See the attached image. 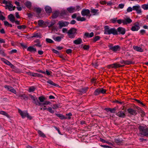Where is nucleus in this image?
<instances>
[{"mask_svg": "<svg viewBox=\"0 0 148 148\" xmlns=\"http://www.w3.org/2000/svg\"><path fill=\"white\" fill-rule=\"evenodd\" d=\"M132 10H133V6L132 7V8L130 7H128L127 10V12H131Z\"/></svg>", "mask_w": 148, "mask_h": 148, "instance_id": "50", "label": "nucleus"}, {"mask_svg": "<svg viewBox=\"0 0 148 148\" xmlns=\"http://www.w3.org/2000/svg\"><path fill=\"white\" fill-rule=\"evenodd\" d=\"M53 39L56 41L60 42L61 40V38L60 36H57L53 37Z\"/></svg>", "mask_w": 148, "mask_h": 148, "instance_id": "35", "label": "nucleus"}, {"mask_svg": "<svg viewBox=\"0 0 148 148\" xmlns=\"http://www.w3.org/2000/svg\"><path fill=\"white\" fill-rule=\"evenodd\" d=\"M2 60L5 63L8 65L10 66H12L13 65V64H11L10 62L4 58H2Z\"/></svg>", "mask_w": 148, "mask_h": 148, "instance_id": "26", "label": "nucleus"}, {"mask_svg": "<svg viewBox=\"0 0 148 148\" xmlns=\"http://www.w3.org/2000/svg\"><path fill=\"white\" fill-rule=\"evenodd\" d=\"M117 23L119 24H121V23H123L124 25V21H123V19H119L117 21Z\"/></svg>", "mask_w": 148, "mask_h": 148, "instance_id": "52", "label": "nucleus"}, {"mask_svg": "<svg viewBox=\"0 0 148 148\" xmlns=\"http://www.w3.org/2000/svg\"><path fill=\"white\" fill-rule=\"evenodd\" d=\"M25 4L26 7L27 8H30L31 7L32 4L29 1H27L25 3Z\"/></svg>", "mask_w": 148, "mask_h": 148, "instance_id": "36", "label": "nucleus"}, {"mask_svg": "<svg viewBox=\"0 0 148 148\" xmlns=\"http://www.w3.org/2000/svg\"><path fill=\"white\" fill-rule=\"evenodd\" d=\"M77 20L78 21H83L86 20L85 18L83 17H81L80 16H78L76 18Z\"/></svg>", "mask_w": 148, "mask_h": 148, "instance_id": "33", "label": "nucleus"}, {"mask_svg": "<svg viewBox=\"0 0 148 148\" xmlns=\"http://www.w3.org/2000/svg\"><path fill=\"white\" fill-rule=\"evenodd\" d=\"M69 24V22L64 21H59L58 23L60 29H61L63 27L67 26Z\"/></svg>", "mask_w": 148, "mask_h": 148, "instance_id": "5", "label": "nucleus"}, {"mask_svg": "<svg viewBox=\"0 0 148 148\" xmlns=\"http://www.w3.org/2000/svg\"><path fill=\"white\" fill-rule=\"evenodd\" d=\"M67 11L66 10H63L61 12L60 14L61 16H64L67 15Z\"/></svg>", "mask_w": 148, "mask_h": 148, "instance_id": "39", "label": "nucleus"}, {"mask_svg": "<svg viewBox=\"0 0 148 148\" xmlns=\"http://www.w3.org/2000/svg\"><path fill=\"white\" fill-rule=\"evenodd\" d=\"M17 27L18 29H24L26 27V26L25 25H21L18 26Z\"/></svg>", "mask_w": 148, "mask_h": 148, "instance_id": "42", "label": "nucleus"}, {"mask_svg": "<svg viewBox=\"0 0 148 148\" xmlns=\"http://www.w3.org/2000/svg\"><path fill=\"white\" fill-rule=\"evenodd\" d=\"M132 63V61L129 60L125 61V64L129 65Z\"/></svg>", "mask_w": 148, "mask_h": 148, "instance_id": "53", "label": "nucleus"}, {"mask_svg": "<svg viewBox=\"0 0 148 148\" xmlns=\"http://www.w3.org/2000/svg\"><path fill=\"white\" fill-rule=\"evenodd\" d=\"M72 52V50L71 49H68L66 51V52L67 54L71 53Z\"/></svg>", "mask_w": 148, "mask_h": 148, "instance_id": "63", "label": "nucleus"}, {"mask_svg": "<svg viewBox=\"0 0 148 148\" xmlns=\"http://www.w3.org/2000/svg\"><path fill=\"white\" fill-rule=\"evenodd\" d=\"M73 42L75 45H79L81 44L82 42V39L80 38H79L76 40H74Z\"/></svg>", "mask_w": 148, "mask_h": 148, "instance_id": "21", "label": "nucleus"}, {"mask_svg": "<svg viewBox=\"0 0 148 148\" xmlns=\"http://www.w3.org/2000/svg\"><path fill=\"white\" fill-rule=\"evenodd\" d=\"M106 110L107 112H110L112 113H115L116 110V109L115 108H107L106 109Z\"/></svg>", "mask_w": 148, "mask_h": 148, "instance_id": "28", "label": "nucleus"}, {"mask_svg": "<svg viewBox=\"0 0 148 148\" xmlns=\"http://www.w3.org/2000/svg\"><path fill=\"white\" fill-rule=\"evenodd\" d=\"M47 82V83L49 84H50L52 86H56V84L54 83L51 80H49Z\"/></svg>", "mask_w": 148, "mask_h": 148, "instance_id": "49", "label": "nucleus"}, {"mask_svg": "<svg viewBox=\"0 0 148 148\" xmlns=\"http://www.w3.org/2000/svg\"><path fill=\"white\" fill-rule=\"evenodd\" d=\"M32 38H41V34L40 33L35 32L33 34Z\"/></svg>", "mask_w": 148, "mask_h": 148, "instance_id": "16", "label": "nucleus"}, {"mask_svg": "<svg viewBox=\"0 0 148 148\" xmlns=\"http://www.w3.org/2000/svg\"><path fill=\"white\" fill-rule=\"evenodd\" d=\"M99 10H98L95 9H91V12L92 13H94L93 15H97L99 14L98 12Z\"/></svg>", "mask_w": 148, "mask_h": 148, "instance_id": "27", "label": "nucleus"}, {"mask_svg": "<svg viewBox=\"0 0 148 148\" xmlns=\"http://www.w3.org/2000/svg\"><path fill=\"white\" fill-rule=\"evenodd\" d=\"M55 114L59 117L61 119H67V117L64 116L62 114Z\"/></svg>", "mask_w": 148, "mask_h": 148, "instance_id": "29", "label": "nucleus"}, {"mask_svg": "<svg viewBox=\"0 0 148 148\" xmlns=\"http://www.w3.org/2000/svg\"><path fill=\"white\" fill-rule=\"evenodd\" d=\"M19 97H22L24 99L26 100L28 99V97L25 94L20 95L19 96Z\"/></svg>", "mask_w": 148, "mask_h": 148, "instance_id": "44", "label": "nucleus"}, {"mask_svg": "<svg viewBox=\"0 0 148 148\" xmlns=\"http://www.w3.org/2000/svg\"><path fill=\"white\" fill-rule=\"evenodd\" d=\"M51 103L48 101H44L43 103H42V106H44V107H46L45 106V105H50Z\"/></svg>", "mask_w": 148, "mask_h": 148, "instance_id": "47", "label": "nucleus"}, {"mask_svg": "<svg viewBox=\"0 0 148 148\" xmlns=\"http://www.w3.org/2000/svg\"><path fill=\"white\" fill-rule=\"evenodd\" d=\"M117 32L119 33V34L122 35H124L126 32L125 29L124 28L121 27H119L117 29Z\"/></svg>", "mask_w": 148, "mask_h": 148, "instance_id": "10", "label": "nucleus"}, {"mask_svg": "<svg viewBox=\"0 0 148 148\" xmlns=\"http://www.w3.org/2000/svg\"><path fill=\"white\" fill-rule=\"evenodd\" d=\"M67 10L70 13H73L75 12V7L73 6H71L67 8Z\"/></svg>", "mask_w": 148, "mask_h": 148, "instance_id": "20", "label": "nucleus"}, {"mask_svg": "<svg viewBox=\"0 0 148 148\" xmlns=\"http://www.w3.org/2000/svg\"><path fill=\"white\" fill-rule=\"evenodd\" d=\"M34 10L38 13H40L41 11V9L39 8H34Z\"/></svg>", "mask_w": 148, "mask_h": 148, "instance_id": "40", "label": "nucleus"}, {"mask_svg": "<svg viewBox=\"0 0 148 148\" xmlns=\"http://www.w3.org/2000/svg\"><path fill=\"white\" fill-rule=\"evenodd\" d=\"M8 18L11 22L13 23L14 21L15 17L13 14H10L9 15Z\"/></svg>", "mask_w": 148, "mask_h": 148, "instance_id": "25", "label": "nucleus"}, {"mask_svg": "<svg viewBox=\"0 0 148 148\" xmlns=\"http://www.w3.org/2000/svg\"><path fill=\"white\" fill-rule=\"evenodd\" d=\"M18 111L22 117L24 119L27 116L28 113L27 111H23L20 109L18 110Z\"/></svg>", "mask_w": 148, "mask_h": 148, "instance_id": "11", "label": "nucleus"}, {"mask_svg": "<svg viewBox=\"0 0 148 148\" xmlns=\"http://www.w3.org/2000/svg\"><path fill=\"white\" fill-rule=\"evenodd\" d=\"M47 110L50 113H54V111L53 110L52 108L51 107H49L47 109Z\"/></svg>", "mask_w": 148, "mask_h": 148, "instance_id": "48", "label": "nucleus"}, {"mask_svg": "<svg viewBox=\"0 0 148 148\" xmlns=\"http://www.w3.org/2000/svg\"><path fill=\"white\" fill-rule=\"evenodd\" d=\"M45 10L47 13H51L52 11V9L51 7L49 6H46L45 8Z\"/></svg>", "mask_w": 148, "mask_h": 148, "instance_id": "23", "label": "nucleus"}, {"mask_svg": "<svg viewBox=\"0 0 148 148\" xmlns=\"http://www.w3.org/2000/svg\"><path fill=\"white\" fill-rule=\"evenodd\" d=\"M32 76L33 77H42V75L35 73H32Z\"/></svg>", "mask_w": 148, "mask_h": 148, "instance_id": "38", "label": "nucleus"}, {"mask_svg": "<svg viewBox=\"0 0 148 148\" xmlns=\"http://www.w3.org/2000/svg\"><path fill=\"white\" fill-rule=\"evenodd\" d=\"M58 108V106L57 104H54L53 105V109H56Z\"/></svg>", "mask_w": 148, "mask_h": 148, "instance_id": "60", "label": "nucleus"}, {"mask_svg": "<svg viewBox=\"0 0 148 148\" xmlns=\"http://www.w3.org/2000/svg\"><path fill=\"white\" fill-rule=\"evenodd\" d=\"M141 7L144 10H148V4H144L141 6Z\"/></svg>", "mask_w": 148, "mask_h": 148, "instance_id": "41", "label": "nucleus"}, {"mask_svg": "<svg viewBox=\"0 0 148 148\" xmlns=\"http://www.w3.org/2000/svg\"><path fill=\"white\" fill-rule=\"evenodd\" d=\"M77 29L75 28H71L67 32L68 35L71 38H74L75 34L76 33Z\"/></svg>", "mask_w": 148, "mask_h": 148, "instance_id": "2", "label": "nucleus"}, {"mask_svg": "<svg viewBox=\"0 0 148 148\" xmlns=\"http://www.w3.org/2000/svg\"><path fill=\"white\" fill-rule=\"evenodd\" d=\"M81 14L82 16H89L90 14V11L88 9H83L81 12Z\"/></svg>", "mask_w": 148, "mask_h": 148, "instance_id": "8", "label": "nucleus"}, {"mask_svg": "<svg viewBox=\"0 0 148 148\" xmlns=\"http://www.w3.org/2000/svg\"><path fill=\"white\" fill-rule=\"evenodd\" d=\"M123 21H124V25H127L128 24H129L132 22V20L129 18H127L123 19Z\"/></svg>", "mask_w": 148, "mask_h": 148, "instance_id": "19", "label": "nucleus"}, {"mask_svg": "<svg viewBox=\"0 0 148 148\" xmlns=\"http://www.w3.org/2000/svg\"><path fill=\"white\" fill-rule=\"evenodd\" d=\"M46 41L47 42L50 43H53V41L51 39L47 38L46 39Z\"/></svg>", "mask_w": 148, "mask_h": 148, "instance_id": "46", "label": "nucleus"}, {"mask_svg": "<svg viewBox=\"0 0 148 148\" xmlns=\"http://www.w3.org/2000/svg\"><path fill=\"white\" fill-rule=\"evenodd\" d=\"M5 88H7L9 91H11L14 94H16V90L13 88L12 87L8 86L6 85L5 86Z\"/></svg>", "mask_w": 148, "mask_h": 148, "instance_id": "14", "label": "nucleus"}, {"mask_svg": "<svg viewBox=\"0 0 148 148\" xmlns=\"http://www.w3.org/2000/svg\"><path fill=\"white\" fill-rule=\"evenodd\" d=\"M116 115L122 118L125 117V113L122 111H119L116 114Z\"/></svg>", "mask_w": 148, "mask_h": 148, "instance_id": "18", "label": "nucleus"}, {"mask_svg": "<svg viewBox=\"0 0 148 148\" xmlns=\"http://www.w3.org/2000/svg\"><path fill=\"white\" fill-rule=\"evenodd\" d=\"M114 68H116L121 67H123L124 66V65H121L117 63H114L113 64Z\"/></svg>", "mask_w": 148, "mask_h": 148, "instance_id": "30", "label": "nucleus"}, {"mask_svg": "<svg viewBox=\"0 0 148 148\" xmlns=\"http://www.w3.org/2000/svg\"><path fill=\"white\" fill-rule=\"evenodd\" d=\"M140 28L139 24L136 22L134 24L131 29V30L132 31H138Z\"/></svg>", "mask_w": 148, "mask_h": 148, "instance_id": "7", "label": "nucleus"}, {"mask_svg": "<svg viewBox=\"0 0 148 148\" xmlns=\"http://www.w3.org/2000/svg\"><path fill=\"white\" fill-rule=\"evenodd\" d=\"M75 12L79 11L81 9L79 5H77L76 7H75Z\"/></svg>", "mask_w": 148, "mask_h": 148, "instance_id": "51", "label": "nucleus"}, {"mask_svg": "<svg viewBox=\"0 0 148 148\" xmlns=\"http://www.w3.org/2000/svg\"><path fill=\"white\" fill-rule=\"evenodd\" d=\"M27 50L29 51L35 52L36 51V48H33L31 46H29L27 49Z\"/></svg>", "mask_w": 148, "mask_h": 148, "instance_id": "24", "label": "nucleus"}, {"mask_svg": "<svg viewBox=\"0 0 148 148\" xmlns=\"http://www.w3.org/2000/svg\"><path fill=\"white\" fill-rule=\"evenodd\" d=\"M100 146L103 147L105 148H112L111 147H110L109 146L104 145H100Z\"/></svg>", "mask_w": 148, "mask_h": 148, "instance_id": "61", "label": "nucleus"}, {"mask_svg": "<svg viewBox=\"0 0 148 148\" xmlns=\"http://www.w3.org/2000/svg\"><path fill=\"white\" fill-rule=\"evenodd\" d=\"M38 134L40 135V136L42 137L43 138H46V136L45 134L41 131L40 130H38Z\"/></svg>", "mask_w": 148, "mask_h": 148, "instance_id": "32", "label": "nucleus"}, {"mask_svg": "<svg viewBox=\"0 0 148 148\" xmlns=\"http://www.w3.org/2000/svg\"><path fill=\"white\" fill-rule=\"evenodd\" d=\"M59 14V12L58 11H55L52 15V18H56L58 16Z\"/></svg>", "mask_w": 148, "mask_h": 148, "instance_id": "37", "label": "nucleus"}, {"mask_svg": "<svg viewBox=\"0 0 148 148\" xmlns=\"http://www.w3.org/2000/svg\"><path fill=\"white\" fill-rule=\"evenodd\" d=\"M3 3L5 4L6 6L5 7L6 9L8 8L9 10L10 11L12 10V9L13 5L11 4V1H7L4 0L3 1Z\"/></svg>", "mask_w": 148, "mask_h": 148, "instance_id": "3", "label": "nucleus"}, {"mask_svg": "<svg viewBox=\"0 0 148 148\" xmlns=\"http://www.w3.org/2000/svg\"><path fill=\"white\" fill-rule=\"evenodd\" d=\"M89 46L87 45H85L83 46V48L85 50H88L89 49Z\"/></svg>", "mask_w": 148, "mask_h": 148, "instance_id": "64", "label": "nucleus"}, {"mask_svg": "<svg viewBox=\"0 0 148 148\" xmlns=\"http://www.w3.org/2000/svg\"><path fill=\"white\" fill-rule=\"evenodd\" d=\"M139 129L141 135L143 136H148V129L146 126H140Z\"/></svg>", "mask_w": 148, "mask_h": 148, "instance_id": "1", "label": "nucleus"}, {"mask_svg": "<svg viewBox=\"0 0 148 148\" xmlns=\"http://www.w3.org/2000/svg\"><path fill=\"white\" fill-rule=\"evenodd\" d=\"M38 99L40 102H44L45 100V98L43 96H41L38 97Z\"/></svg>", "mask_w": 148, "mask_h": 148, "instance_id": "45", "label": "nucleus"}, {"mask_svg": "<svg viewBox=\"0 0 148 148\" xmlns=\"http://www.w3.org/2000/svg\"><path fill=\"white\" fill-rule=\"evenodd\" d=\"M35 90V88L34 86H32L30 87L28 89V91L29 92H34Z\"/></svg>", "mask_w": 148, "mask_h": 148, "instance_id": "43", "label": "nucleus"}, {"mask_svg": "<svg viewBox=\"0 0 148 148\" xmlns=\"http://www.w3.org/2000/svg\"><path fill=\"white\" fill-rule=\"evenodd\" d=\"M93 36L94 33L92 32L90 33V34L88 32H86L84 34V38H91Z\"/></svg>", "mask_w": 148, "mask_h": 148, "instance_id": "17", "label": "nucleus"}, {"mask_svg": "<svg viewBox=\"0 0 148 148\" xmlns=\"http://www.w3.org/2000/svg\"><path fill=\"white\" fill-rule=\"evenodd\" d=\"M110 49L113 51L116 52L117 51H119L120 50V47L118 45H115L114 46H110Z\"/></svg>", "mask_w": 148, "mask_h": 148, "instance_id": "9", "label": "nucleus"}, {"mask_svg": "<svg viewBox=\"0 0 148 148\" xmlns=\"http://www.w3.org/2000/svg\"><path fill=\"white\" fill-rule=\"evenodd\" d=\"M127 111L128 113L132 115H135L137 114L136 110L133 109L131 108L128 109Z\"/></svg>", "mask_w": 148, "mask_h": 148, "instance_id": "12", "label": "nucleus"}, {"mask_svg": "<svg viewBox=\"0 0 148 148\" xmlns=\"http://www.w3.org/2000/svg\"><path fill=\"white\" fill-rule=\"evenodd\" d=\"M0 114L5 116L8 118H10L9 115L5 111H0Z\"/></svg>", "mask_w": 148, "mask_h": 148, "instance_id": "31", "label": "nucleus"}, {"mask_svg": "<svg viewBox=\"0 0 148 148\" xmlns=\"http://www.w3.org/2000/svg\"><path fill=\"white\" fill-rule=\"evenodd\" d=\"M133 10L136 11L138 14H141L142 12L140 6L139 5L133 6Z\"/></svg>", "mask_w": 148, "mask_h": 148, "instance_id": "6", "label": "nucleus"}, {"mask_svg": "<svg viewBox=\"0 0 148 148\" xmlns=\"http://www.w3.org/2000/svg\"><path fill=\"white\" fill-rule=\"evenodd\" d=\"M29 95L30 96L31 99H32L33 101V100H34V99L36 97L35 95L33 96L31 95Z\"/></svg>", "mask_w": 148, "mask_h": 148, "instance_id": "62", "label": "nucleus"}, {"mask_svg": "<svg viewBox=\"0 0 148 148\" xmlns=\"http://www.w3.org/2000/svg\"><path fill=\"white\" fill-rule=\"evenodd\" d=\"M104 34H108L110 31V28L107 25L105 26L104 27Z\"/></svg>", "mask_w": 148, "mask_h": 148, "instance_id": "22", "label": "nucleus"}, {"mask_svg": "<svg viewBox=\"0 0 148 148\" xmlns=\"http://www.w3.org/2000/svg\"><path fill=\"white\" fill-rule=\"evenodd\" d=\"M66 116H68V118H67V119H70L71 118V116L72 115V114L70 112V113H69L68 114H66Z\"/></svg>", "mask_w": 148, "mask_h": 148, "instance_id": "55", "label": "nucleus"}, {"mask_svg": "<svg viewBox=\"0 0 148 148\" xmlns=\"http://www.w3.org/2000/svg\"><path fill=\"white\" fill-rule=\"evenodd\" d=\"M44 21L42 20H40L38 21V23L39 25H41L43 24Z\"/></svg>", "mask_w": 148, "mask_h": 148, "instance_id": "58", "label": "nucleus"}, {"mask_svg": "<svg viewBox=\"0 0 148 148\" xmlns=\"http://www.w3.org/2000/svg\"><path fill=\"white\" fill-rule=\"evenodd\" d=\"M88 88V87L82 88L81 90L80 91L81 94L82 95L83 93H85L87 91Z\"/></svg>", "mask_w": 148, "mask_h": 148, "instance_id": "34", "label": "nucleus"}, {"mask_svg": "<svg viewBox=\"0 0 148 148\" xmlns=\"http://www.w3.org/2000/svg\"><path fill=\"white\" fill-rule=\"evenodd\" d=\"M100 37L99 36H96L94 38V41L95 42L99 40V39Z\"/></svg>", "mask_w": 148, "mask_h": 148, "instance_id": "54", "label": "nucleus"}, {"mask_svg": "<svg viewBox=\"0 0 148 148\" xmlns=\"http://www.w3.org/2000/svg\"><path fill=\"white\" fill-rule=\"evenodd\" d=\"M140 32L141 35H144L145 33V30L144 29H142L140 31Z\"/></svg>", "mask_w": 148, "mask_h": 148, "instance_id": "56", "label": "nucleus"}, {"mask_svg": "<svg viewBox=\"0 0 148 148\" xmlns=\"http://www.w3.org/2000/svg\"><path fill=\"white\" fill-rule=\"evenodd\" d=\"M106 90L103 88H98L95 91L94 94L95 95H99L100 93L105 94L106 93Z\"/></svg>", "mask_w": 148, "mask_h": 148, "instance_id": "4", "label": "nucleus"}, {"mask_svg": "<svg viewBox=\"0 0 148 148\" xmlns=\"http://www.w3.org/2000/svg\"><path fill=\"white\" fill-rule=\"evenodd\" d=\"M117 18H114L111 19V21L112 23H115L117 22Z\"/></svg>", "mask_w": 148, "mask_h": 148, "instance_id": "59", "label": "nucleus"}, {"mask_svg": "<svg viewBox=\"0 0 148 148\" xmlns=\"http://www.w3.org/2000/svg\"><path fill=\"white\" fill-rule=\"evenodd\" d=\"M133 49L135 50L138 52H142L144 51V50L140 47L136 46H133Z\"/></svg>", "mask_w": 148, "mask_h": 148, "instance_id": "15", "label": "nucleus"}, {"mask_svg": "<svg viewBox=\"0 0 148 148\" xmlns=\"http://www.w3.org/2000/svg\"><path fill=\"white\" fill-rule=\"evenodd\" d=\"M107 68L109 69H110L111 68H114L113 64L108 65Z\"/></svg>", "mask_w": 148, "mask_h": 148, "instance_id": "57", "label": "nucleus"}, {"mask_svg": "<svg viewBox=\"0 0 148 148\" xmlns=\"http://www.w3.org/2000/svg\"><path fill=\"white\" fill-rule=\"evenodd\" d=\"M112 34L114 35H117L118 34V33L117 30L114 28H110V31L108 34Z\"/></svg>", "mask_w": 148, "mask_h": 148, "instance_id": "13", "label": "nucleus"}]
</instances>
